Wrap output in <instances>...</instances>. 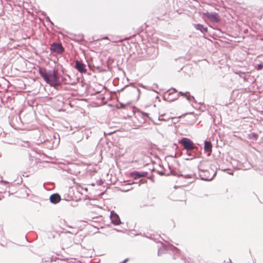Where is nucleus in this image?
I'll return each instance as SVG.
<instances>
[{
    "mask_svg": "<svg viewBox=\"0 0 263 263\" xmlns=\"http://www.w3.org/2000/svg\"><path fill=\"white\" fill-rule=\"evenodd\" d=\"M59 226L60 228H61L62 229L64 230L65 227H66V221L64 219H61L59 221Z\"/></svg>",
    "mask_w": 263,
    "mask_h": 263,
    "instance_id": "ddd939ff",
    "label": "nucleus"
},
{
    "mask_svg": "<svg viewBox=\"0 0 263 263\" xmlns=\"http://www.w3.org/2000/svg\"><path fill=\"white\" fill-rule=\"evenodd\" d=\"M1 182H2V183H5V184L8 183V182H7V181H4V180H2V181H1Z\"/></svg>",
    "mask_w": 263,
    "mask_h": 263,
    "instance_id": "a211bd4d",
    "label": "nucleus"
},
{
    "mask_svg": "<svg viewBox=\"0 0 263 263\" xmlns=\"http://www.w3.org/2000/svg\"><path fill=\"white\" fill-rule=\"evenodd\" d=\"M179 143L182 144L184 148L187 151H191L195 147L193 141L187 138H183L179 141Z\"/></svg>",
    "mask_w": 263,
    "mask_h": 263,
    "instance_id": "7ed1b4c3",
    "label": "nucleus"
},
{
    "mask_svg": "<svg viewBox=\"0 0 263 263\" xmlns=\"http://www.w3.org/2000/svg\"><path fill=\"white\" fill-rule=\"evenodd\" d=\"M39 73L45 81L50 85L55 86L59 85L54 70H47L45 68H40Z\"/></svg>",
    "mask_w": 263,
    "mask_h": 263,
    "instance_id": "f257e3e1",
    "label": "nucleus"
},
{
    "mask_svg": "<svg viewBox=\"0 0 263 263\" xmlns=\"http://www.w3.org/2000/svg\"><path fill=\"white\" fill-rule=\"evenodd\" d=\"M194 26L197 29L201 31L202 32H208V28L206 27H204L202 25L196 24Z\"/></svg>",
    "mask_w": 263,
    "mask_h": 263,
    "instance_id": "f8f14e48",
    "label": "nucleus"
},
{
    "mask_svg": "<svg viewBox=\"0 0 263 263\" xmlns=\"http://www.w3.org/2000/svg\"><path fill=\"white\" fill-rule=\"evenodd\" d=\"M103 39L108 40V37L106 36V37H104Z\"/></svg>",
    "mask_w": 263,
    "mask_h": 263,
    "instance_id": "6ab92c4d",
    "label": "nucleus"
},
{
    "mask_svg": "<svg viewBox=\"0 0 263 263\" xmlns=\"http://www.w3.org/2000/svg\"><path fill=\"white\" fill-rule=\"evenodd\" d=\"M61 200L60 195L58 193H54L50 195L49 197L50 202L53 204L59 203Z\"/></svg>",
    "mask_w": 263,
    "mask_h": 263,
    "instance_id": "0eeeda50",
    "label": "nucleus"
},
{
    "mask_svg": "<svg viewBox=\"0 0 263 263\" xmlns=\"http://www.w3.org/2000/svg\"><path fill=\"white\" fill-rule=\"evenodd\" d=\"M204 15L212 22L217 23L219 21V16L216 13L206 12L204 13Z\"/></svg>",
    "mask_w": 263,
    "mask_h": 263,
    "instance_id": "39448f33",
    "label": "nucleus"
},
{
    "mask_svg": "<svg viewBox=\"0 0 263 263\" xmlns=\"http://www.w3.org/2000/svg\"><path fill=\"white\" fill-rule=\"evenodd\" d=\"M263 67V65L262 64H259L258 65V70H260V69H261Z\"/></svg>",
    "mask_w": 263,
    "mask_h": 263,
    "instance_id": "dca6fc26",
    "label": "nucleus"
},
{
    "mask_svg": "<svg viewBox=\"0 0 263 263\" xmlns=\"http://www.w3.org/2000/svg\"><path fill=\"white\" fill-rule=\"evenodd\" d=\"M59 139L56 138L55 136L54 135L53 138H51L50 139H41L38 140L36 142V144L40 145V144H44V146L49 149H51L56 147L58 143H59Z\"/></svg>",
    "mask_w": 263,
    "mask_h": 263,
    "instance_id": "f03ea898",
    "label": "nucleus"
},
{
    "mask_svg": "<svg viewBox=\"0 0 263 263\" xmlns=\"http://www.w3.org/2000/svg\"><path fill=\"white\" fill-rule=\"evenodd\" d=\"M61 110H63V111H64V110H65V109H59V111H61Z\"/></svg>",
    "mask_w": 263,
    "mask_h": 263,
    "instance_id": "412c9836",
    "label": "nucleus"
},
{
    "mask_svg": "<svg viewBox=\"0 0 263 263\" xmlns=\"http://www.w3.org/2000/svg\"><path fill=\"white\" fill-rule=\"evenodd\" d=\"M50 49L52 53L57 54L62 53L64 51V48L63 47L61 43H53L50 46Z\"/></svg>",
    "mask_w": 263,
    "mask_h": 263,
    "instance_id": "20e7f679",
    "label": "nucleus"
},
{
    "mask_svg": "<svg viewBox=\"0 0 263 263\" xmlns=\"http://www.w3.org/2000/svg\"><path fill=\"white\" fill-rule=\"evenodd\" d=\"M110 219L112 223L116 225H118L121 223L119 216L114 212L110 213Z\"/></svg>",
    "mask_w": 263,
    "mask_h": 263,
    "instance_id": "6e6552de",
    "label": "nucleus"
},
{
    "mask_svg": "<svg viewBox=\"0 0 263 263\" xmlns=\"http://www.w3.org/2000/svg\"><path fill=\"white\" fill-rule=\"evenodd\" d=\"M212 143L209 141H205L204 142V151L205 152L208 153V155H210L212 152Z\"/></svg>",
    "mask_w": 263,
    "mask_h": 263,
    "instance_id": "9b49d317",
    "label": "nucleus"
},
{
    "mask_svg": "<svg viewBox=\"0 0 263 263\" xmlns=\"http://www.w3.org/2000/svg\"><path fill=\"white\" fill-rule=\"evenodd\" d=\"M75 67L80 72L85 73L87 71L85 65L80 61H76Z\"/></svg>",
    "mask_w": 263,
    "mask_h": 263,
    "instance_id": "423d86ee",
    "label": "nucleus"
},
{
    "mask_svg": "<svg viewBox=\"0 0 263 263\" xmlns=\"http://www.w3.org/2000/svg\"><path fill=\"white\" fill-rule=\"evenodd\" d=\"M249 137L250 138L256 140L257 139L258 136L255 133H252L250 135Z\"/></svg>",
    "mask_w": 263,
    "mask_h": 263,
    "instance_id": "4468645a",
    "label": "nucleus"
},
{
    "mask_svg": "<svg viewBox=\"0 0 263 263\" xmlns=\"http://www.w3.org/2000/svg\"><path fill=\"white\" fill-rule=\"evenodd\" d=\"M147 175L146 172H135L130 174V176L135 179L140 178L141 177H144Z\"/></svg>",
    "mask_w": 263,
    "mask_h": 263,
    "instance_id": "1a4fd4ad",
    "label": "nucleus"
},
{
    "mask_svg": "<svg viewBox=\"0 0 263 263\" xmlns=\"http://www.w3.org/2000/svg\"><path fill=\"white\" fill-rule=\"evenodd\" d=\"M127 261V259H125L123 263H125Z\"/></svg>",
    "mask_w": 263,
    "mask_h": 263,
    "instance_id": "aec40b11",
    "label": "nucleus"
},
{
    "mask_svg": "<svg viewBox=\"0 0 263 263\" xmlns=\"http://www.w3.org/2000/svg\"><path fill=\"white\" fill-rule=\"evenodd\" d=\"M46 20L49 22H50V23L51 24V25H53V23L52 22L50 21L49 17L48 16L46 17Z\"/></svg>",
    "mask_w": 263,
    "mask_h": 263,
    "instance_id": "2eb2a0df",
    "label": "nucleus"
},
{
    "mask_svg": "<svg viewBox=\"0 0 263 263\" xmlns=\"http://www.w3.org/2000/svg\"><path fill=\"white\" fill-rule=\"evenodd\" d=\"M30 161L32 164V166L31 167H32V171H36L38 168L37 164L39 162V159H37L36 158L31 157L30 158Z\"/></svg>",
    "mask_w": 263,
    "mask_h": 263,
    "instance_id": "9d476101",
    "label": "nucleus"
},
{
    "mask_svg": "<svg viewBox=\"0 0 263 263\" xmlns=\"http://www.w3.org/2000/svg\"><path fill=\"white\" fill-rule=\"evenodd\" d=\"M25 144L24 145V146H26V147H29L30 145L29 144V142L28 141H26L25 143Z\"/></svg>",
    "mask_w": 263,
    "mask_h": 263,
    "instance_id": "f3484780",
    "label": "nucleus"
}]
</instances>
